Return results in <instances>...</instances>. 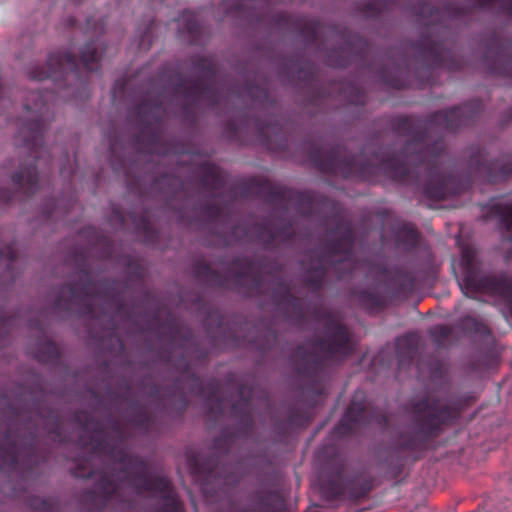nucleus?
Listing matches in <instances>:
<instances>
[{
    "mask_svg": "<svg viewBox=\"0 0 512 512\" xmlns=\"http://www.w3.org/2000/svg\"><path fill=\"white\" fill-rule=\"evenodd\" d=\"M404 125L411 126L412 124L409 122V119H405V124Z\"/></svg>",
    "mask_w": 512,
    "mask_h": 512,
    "instance_id": "1",
    "label": "nucleus"
}]
</instances>
